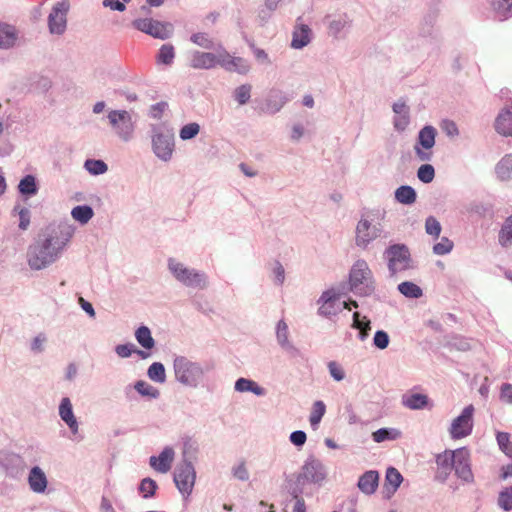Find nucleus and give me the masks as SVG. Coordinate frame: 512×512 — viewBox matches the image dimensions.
I'll list each match as a JSON object with an SVG mask.
<instances>
[{
    "label": "nucleus",
    "mask_w": 512,
    "mask_h": 512,
    "mask_svg": "<svg viewBox=\"0 0 512 512\" xmlns=\"http://www.w3.org/2000/svg\"><path fill=\"white\" fill-rule=\"evenodd\" d=\"M233 475L241 481H246L249 478V472L244 462H241L238 466L233 469Z\"/></svg>",
    "instance_id": "obj_60"
},
{
    "label": "nucleus",
    "mask_w": 512,
    "mask_h": 512,
    "mask_svg": "<svg viewBox=\"0 0 512 512\" xmlns=\"http://www.w3.org/2000/svg\"><path fill=\"white\" fill-rule=\"evenodd\" d=\"M311 30L305 24H298L293 31L291 46L301 49L310 42Z\"/></svg>",
    "instance_id": "obj_25"
},
{
    "label": "nucleus",
    "mask_w": 512,
    "mask_h": 512,
    "mask_svg": "<svg viewBox=\"0 0 512 512\" xmlns=\"http://www.w3.org/2000/svg\"><path fill=\"white\" fill-rule=\"evenodd\" d=\"M19 215V228L26 230L30 224V212L27 208H20L18 211Z\"/></svg>",
    "instance_id": "obj_57"
},
{
    "label": "nucleus",
    "mask_w": 512,
    "mask_h": 512,
    "mask_svg": "<svg viewBox=\"0 0 512 512\" xmlns=\"http://www.w3.org/2000/svg\"><path fill=\"white\" fill-rule=\"evenodd\" d=\"M103 6L111 10L124 11L125 5L120 0H103Z\"/></svg>",
    "instance_id": "obj_64"
},
{
    "label": "nucleus",
    "mask_w": 512,
    "mask_h": 512,
    "mask_svg": "<svg viewBox=\"0 0 512 512\" xmlns=\"http://www.w3.org/2000/svg\"><path fill=\"white\" fill-rule=\"evenodd\" d=\"M436 134V129L432 126H425L420 130L414 146L415 154L420 161L427 162L432 159Z\"/></svg>",
    "instance_id": "obj_6"
},
{
    "label": "nucleus",
    "mask_w": 512,
    "mask_h": 512,
    "mask_svg": "<svg viewBox=\"0 0 512 512\" xmlns=\"http://www.w3.org/2000/svg\"><path fill=\"white\" fill-rule=\"evenodd\" d=\"M453 463V470L458 478L467 483L474 481L471 469V454L468 448L461 447L454 450Z\"/></svg>",
    "instance_id": "obj_8"
},
{
    "label": "nucleus",
    "mask_w": 512,
    "mask_h": 512,
    "mask_svg": "<svg viewBox=\"0 0 512 512\" xmlns=\"http://www.w3.org/2000/svg\"><path fill=\"white\" fill-rule=\"evenodd\" d=\"M441 128L447 133L449 136H455L458 134V128L456 124L451 120H444L441 124Z\"/></svg>",
    "instance_id": "obj_61"
},
{
    "label": "nucleus",
    "mask_w": 512,
    "mask_h": 512,
    "mask_svg": "<svg viewBox=\"0 0 512 512\" xmlns=\"http://www.w3.org/2000/svg\"><path fill=\"white\" fill-rule=\"evenodd\" d=\"M173 367L176 379L186 386L196 387L203 377L200 365L186 357L175 358Z\"/></svg>",
    "instance_id": "obj_3"
},
{
    "label": "nucleus",
    "mask_w": 512,
    "mask_h": 512,
    "mask_svg": "<svg viewBox=\"0 0 512 512\" xmlns=\"http://www.w3.org/2000/svg\"><path fill=\"white\" fill-rule=\"evenodd\" d=\"M402 480L403 477L396 468L390 467L387 469L384 484V491L386 492L387 497H391V495H393L396 492V490L402 483Z\"/></svg>",
    "instance_id": "obj_24"
},
{
    "label": "nucleus",
    "mask_w": 512,
    "mask_h": 512,
    "mask_svg": "<svg viewBox=\"0 0 512 512\" xmlns=\"http://www.w3.org/2000/svg\"><path fill=\"white\" fill-rule=\"evenodd\" d=\"M396 114L394 126L397 130H404L409 123V111L404 101H398L393 105Z\"/></svg>",
    "instance_id": "obj_26"
},
{
    "label": "nucleus",
    "mask_w": 512,
    "mask_h": 512,
    "mask_svg": "<svg viewBox=\"0 0 512 512\" xmlns=\"http://www.w3.org/2000/svg\"><path fill=\"white\" fill-rule=\"evenodd\" d=\"M169 269L176 279L186 286L200 289L206 287V277L203 273H199L193 269H188L182 263H179L174 259L169 260Z\"/></svg>",
    "instance_id": "obj_5"
},
{
    "label": "nucleus",
    "mask_w": 512,
    "mask_h": 512,
    "mask_svg": "<svg viewBox=\"0 0 512 512\" xmlns=\"http://www.w3.org/2000/svg\"><path fill=\"white\" fill-rule=\"evenodd\" d=\"M110 124L123 140L128 141L134 131L130 114L125 110H113L108 114Z\"/></svg>",
    "instance_id": "obj_10"
},
{
    "label": "nucleus",
    "mask_w": 512,
    "mask_h": 512,
    "mask_svg": "<svg viewBox=\"0 0 512 512\" xmlns=\"http://www.w3.org/2000/svg\"><path fill=\"white\" fill-rule=\"evenodd\" d=\"M417 176L424 183L432 182L435 177L433 166L430 164L421 165L418 169Z\"/></svg>",
    "instance_id": "obj_44"
},
{
    "label": "nucleus",
    "mask_w": 512,
    "mask_h": 512,
    "mask_svg": "<svg viewBox=\"0 0 512 512\" xmlns=\"http://www.w3.org/2000/svg\"><path fill=\"white\" fill-rule=\"evenodd\" d=\"M473 414L474 406L470 404L452 421L450 435L453 439H461L471 434L473 429Z\"/></svg>",
    "instance_id": "obj_7"
},
{
    "label": "nucleus",
    "mask_w": 512,
    "mask_h": 512,
    "mask_svg": "<svg viewBox=\"0 0 512 512\" xmlns=\"http://www.w3.org/2000/svg\"><path fill=\"white\" fill-rule=\"evenodd\" d=\"M19 191L22 194H35L37 192L35 178L31 175L25 176L19 183Z\"/></svg>",
    "instance_id": "obj_42"
},
{
    "label": "nucleus",
    "mask_w": 512,
    "mask_h": 512,
    "mask_svg": "<svg viewBox=\"0 0 512 512\" xmlns=\"http://www.w3.org/2000/svg\"><path fill=\"white\" fill-rule=\"evenodd\" d=\"M134 352L133 345L131 344H121L116 347V353L118 356L122 358H127L131 356V354Z\"/></svg>",
    "instance_id": "obj_62"
},
{
    "label": "nucleus",
    "mask_w": 512,
    "mask_h": 512,
    "mask_svg": "<svg viewBox=\"0 0 512 512\" xmlns=\"http://www.w3.org/2000/svg\"><path fill=\"white\" fill-rule=\"evenodd\" d=\"M401 294L409 298H419L422 296V289L413 282L405 281L398 285Z\"/></svg>",
    "instance_id": "obj_36"
},
{
    "label": "nucleus",
    "mask_w": 512,
    "mask_h": 512,
    "mask_svg": "<svg viewBox=\"0 0 512 512\" xmlns=\"http://www.w3.org/2000/svg\"><path fill=\"white\" fill-rule=\"evenodd\" d=\"M73 234L74 228L66 223L48 227L28 249L29 266L34 270H41L55 262Z\"/></svg>",
    "instance_id": "obj_1"
},
{
    "label": "nucleus",
    "mask_w": 512,
    "mask_h": 512,
    "mask_svg": "<svg viewBox=\"0 0 512 512\" xmlns=\"http://www.w3.org/2000/svg\"><path fill=\"white\" fill-rule=\"evenodd\" d=\"M190 65L195 69H212L220 66V49L217 54L195 51L191 56Z\"/></svg>",
    "instance_id": "obj_17"
},
{
    "label": "nucleus",
    "mask_w": 512,
    "mask_h": 512,
    "mask_svg": "<svg viewBox=\"0 0 512 512\" xmlns=\"http://www.w3.org/2000/svg\"><path fill=\"white\" fill-rule=\"evenodd\" d=\"M135 337L138 343L145 349H152L155 345L154 339L151 336V332L148 327L141 326L137 329Z\"/></svg>",
    "instance_id": "obj_34"
},
{
    "label": "nucleus",
    "mask_w": 512,
    "mask_h": 512,
    "mask_svg": "<svg viewBox=\"0 0 512 512\" xmlns=\"http://www.w3.org/2000/svg\"><path fill=\"white\" fill-rule=\"evenodd\" d=\"M173 459L174 450L171 447H166L158 457H150L149 463L154 470L160 473H167L171 469Z\"/></svg>",
    "instance_id": "obj_20"
},
{
    "label": "nucleus",
    "mask_w": 512,
    "mask_h": 512,
    "mask_svg": "<svg viewBox=\"0 0 512 512\" xmlns=\"http://www.w3.org/2000/svg\"><path fill=\"white\" fill-rule=\"evenodd\" d=\"M154 153L164 161L171 158L174 151V134L172 131L158 130L152 138Z\"/></svg>",
    "instance_id": "obj_11"
},
{
    "label": "nucleus",
    "mask_w": 512,
    "mask_h": 512,
    "mask_svg": "<svg viewBox=\"0 0 512 512\" xmlns=\"http://www.w3.org/2000/svg\"><path fill=\"white\" fill-rule=\"evenodd\" d=\"M148 377L155 382H165L166 374L163 364L160 362H154L148 369Z\"/></svg>",
    "instance_id": "obj_38"
},
{
    "label": "nucleus",
    "mask_w": 512,
    "mask_h": 512,
    "mask_svg": "<svg viewBox=\"0 0 512 512\" xmlns=\"http://www.w3.org/2000/svg\"><path fill=\"white\" fill-rule=\"evenodd\" d=\"M139 489L144 498L152 497L157 489V483L151 478H145L142 480Z\"/></svg>",
    "instance_id": "obj_48"
},
{
    "label": "nucleus",
    "mask_w": 512,
    "mask_h": 512,
    "mask_svg": "<svg viewBox=\"0 0 512 512\" xmlns=\"http://www.w3.org/2000/svg\"><path fill=\"white\" fill-rule=\"evenodd\" d=\"M132 25L139 31L151 35L154 38L166 39L173 31V27L169 23H161L159 21L143 18L136 19L132 22Z\"/></svg>",
    "instance_id": "obj_9"
},
{
    "label": "nucleus",
    "mask_w": 512,
    "mask_h": 512,
    "mask_svg": "<svg viewBox=\"0 0 512 512\" xmlns=\"http://www.w3.org/2000/svg\"><path fill=\"white\" fill-rule=\"evenodd\" d=\"M135 389L139 394L143 396H149L151 398H157L159 396L158 389L145 381H138L135 384Z\"/></svg>",
    "instance_id": "obj_43"
},
{
    "label": "nucleus",
    "mask_w": 512,
    "mask_h": 512,
    "mask_svg": "<svg viewBox=\"0 0 512 512\" xmlns=\"http://www.w3.org/2000/svg\"><path fill=\"white\" fill-rule=\"evenodd\" d=\"M380 228L371 225L370 221L362 218L356 227L355 241L357 246L365 248L368 244L380 235Z\"/></svg>",
    "instance_id": "obj_15"
},
{
    "label": "nucleus",
    "mask_w": 512,
    "mask_h": 512,
    "mask_svg": "<svg viewBox=\"0 0 512 512\" xmlns=\"http://www.w3.org/2000/svg\"><path fill=\"white\" fill-rule=\"evenodd\" d=\"M71 215L74 220L78 221L81 224H86L93 217L94 212L90 206L81 205L74 207L71 211Z\"/></svg>",
    "instance_id": "obj_32"
},
{
    "label": "nucleus",
    "mask_w": 512,
    "mask_h": 512,
    "mask_svg": "<svg viewBox=\"0 0 512 512\" xmlns=\"http://www.w3.org/2000/svg\"><path fill=\"white\" fill-rule=\"evenodd\" d=\"M85 168L94 175L103 174L107 171V165L102 160H87Z\"/></svg>",
    "instance_id": "obj_45"
},
{
    "label": "nucleus",
    "mask_w": 512,
    "mask_h": 512,
    "mask_svg": "<svg viewBox=\"0 0 512 512\" xmlns=\"http://www.w3.org/2000/svg\"><path fill=\"white\" fill-rule=\"evenodd\" d=\"M59 415L61 419L69 426L72 432L76 433L78 430V423L73 414L72 404L69 398H63L60 407H59Z\"/></svg>",
    "instance_id": "obj_23"
},
{
    "label": "nucleus",
    "mask_w": 512,
    "mask_h": 512,
    "mask_svg": "<svg viewBox=\"0 0 512 512\" xmlns=\"http://www.w3.org/2000/svg\"><path fill=\"white\" fill-rule=\"evenodd\" d=\"M501 399L512 404V384L505 383L501 387Z\"/></svg>",
    "instance_id": "obj_63"
},
{
    "label": "nucleus",
    "mask_w": 512,
    "mask_h": 512,
    "mask_svg": "<svg viewBox=\"0 0 512 512\" xmlns=\"http://www.w3.org/2000/svg\"><path fill=\"white\" fill-rule=\"evenodd\" d=\"M235 390L238 392H252L258 396L265 394L264 388L260 387L255 381L246 378H239L236 381Z\"/></svg>",
    "instance_id": "obj_30"
},
{
    "label": "nucleus",
    "mask_w": 512,
    "mask_h": 512,
    "mask_svg": "<svg viewBox=\"0 0 512 512\" xmlns=\"http://www.w3.org/2000/svg\"><path fill=\"white\" fill-rule=\"evenodd\" d=\"M328 369L330 372V375L334 378L336 381H341L345 378V372L343 368L335 361H331L328 363Z\"/></svg>",
    "instance_id": "obj_55"
},
{
    "label": "nucleus",
    "mask_w": 512,
    "mask_h": 512,
    "mask_svg": "<svg viewBox=\"0 0 512 512\" xmlns=\"http://www.w3.org/2000/svg\"><path fill=\"white\" fill-rule=\"evenodd\" d=\"M373 440L377 443L383 442L387 439H394L395 436L392 435V433L385 428L378 429L377 431L373 432L372 434Z\"/></svg>",
    "instance_id": "obj_58"
},
{
    "label": "nucleus",
    "mask_w": 512,
    "mask_h": 512,
    "mask_svg": "<svg viewBox=\"0 0 512 512\" xmlns=\"http://www.w3.org/2000/svg\"><path fill=\"white\" fill-rule=\"evenodd\" d=\"M454 450H445L436 456V478L445 481L453 470Z\"/></svg>",
    "instance_id": "obj_18"
},
{
    "label": "nucleus",
    "mask_w": 512,
    "mask_h": 512,
    "mask_svg": "<svg viewBox=\"0 0 512 512\" xmlns=\"http://www.w3.org/2000/svg\"><path fill=\"white\" fill-rule=\"evenodd\" d=\"M220 66L226 71L239 74H246L250 70V65L246 59L234 57L223 48L220 49Z\"/></svg>",
    "instance_id": "obj_16"
},
{
    "label": "nucleus",
    "mask_w": 512,
    "mask_h": 512,
    "mask_svg": "<svg viewBox=\"0 0 512 512\" xmlns=\"http://www.w3.org/2000/svg\"><path fill=\"white\" fill-rule=\"evenodd\" d=\"M191 41L205 49L213 48V41L206 33H196L191 36Z\"/></svg>",
    "instance_id": "obj_50"
},
{
    "label": "nucleus",
    "mask_w": 512,
    "mask_h": 512,
    "mask_svg": "<svg viewBox=\"0 0 512 512\" xmlns=\"http://www.w3.org/2000/svg\"><path fill=\"white\" fill-rule=\"evenodd\" d=\"M379 482V474L377 471H367L365 472L358 481V488L365 494L371 495L373 494Z\"/></svg>",
    "instance_id": "obj_22"
},
{
    "label": "nucleus",
    "mask_w": 512,
    "mask_h": 512,
    "mask_svg": "<svg viewBox=\"0 0 512 512\" xmlns=\"http://www.w3.org/2000/svg\"><path fill=\"white\" fill-rule=\"evenodd\" d=\"M251 86L241 85L235 90V99L240 105H244L250 99Z\"/></svg>",
    "instance_id": "obj_51"
},
{
    "label": "nucleus",
    "mask_w": 512,
    "mask_h": 512,
    "mask_svg": "<svg viewBox=\"0 0 512 512\" xmlns=\"http://www.w3.org/2000/svg\"><path fill=\"white\" fill-rule=\"evenodd\" d=\"M196 474L191 463L183 462L175 470L174 482L179 491L186 496L192 493Z\"/></svg>",
    "instance_id": "obj_12"
},
{
    "label": "nucleus",
    "mask_w": 512,
    "mask_h": 512,
    "mask_svg": "<svg viewBox=\"0 0 512 512\" xmlns=\"http://www.w3.org/2000/svg\"><path fill=\"white\" fill-rule=\"evenodd\" d=\"M326 412V405L323 401H316L312 406L309 422L313 428H316Z\"/></svg>",
    "instance_id": "obj_35"
},
{
    "label": "nucleus",
    "mask_w": 512,
    "mask_h": 512,
    "mask_svg": "<svg viewBox=\"0 0 512 512\" xmlns=\"http://www.w3.org/2000/svg\"><path fill=\"white\" fill-rule=\"evenodd\" d=\"M496 173L501 180L512 177V155L504 156L496 166Z\"/></svg>",
    "instance_id": "obj_31"
},
{
    "label": "nucleus",
    "mask_w": 512,
    "mask_h": 512,
    "mask_svg": "<svg viewBox=\"0 0 512 512\" xmlns=\"http://www.w3.org/2000/svg\"><path fill=\"white\" fill-rule=\"evenodd\" d=\"M498 502L504 510H512V486L500 493Z\"/></svg>",
    "instance_id": "obj_53"
},
{
    "label": "nucleus",
    "mask_w": 512,
    "mask_h": 512,
    "mask_svg": "<svg viewBox=\"0 0 512 512\" xmlns=\"http://www.w3.org/2000/svg\"><path fill=\"white\" fill-rule=\"evenodd\" d=\"M68 10L69 2L67 0L58 2L53 7L48 17V26L52 34H62L65 31Z\"/></svg>",
    "instance_id": "obj_13"
},
{
    "label": "nucleus",
    "mask_w": 512,
    "mask_h": 512,
    "mask_svg": "<svg viewBox=\"0 0 512 512\" xmlns=\"http://www.w3.org/2000/svg\"><path fill=\"white\" fill-rule=\"evenodd\" d=\"M385 254L388 260V269L392 276L413 267L410 252L405 245H392L386 250Z\"/></svg>",
    "instance_id": "obj_4"
},
{
    "label": "nucleus",
    "mask_w": 512,
    "mask_h": 512,
    "mask_svg": "<svg viewBox=\"0 0 512 512\" xmlns=\"http://www.w3.org/2000/svg\"><path fill=\"white\" fill-rule=\"evenodd\" d=\"M277 339L281 346H289L288 326L284 321H279L277 325Z\"/></svg>",
    "instance_id": "obj_52"
},
{
    "label": "nucleus",
    "mask_w": 512,
    "mask_h": 512,
    "mask_svg": "<svg viewBox=\"0 0 512 512\" xmlns=\"http://www.w3.org/2000/svg\"><path fill=\"white\" fill-rule=\"evenodd\" d=\"M453 246L454 244L450 239L447 237H442L440 242L433 246V252L436 255H445L452 251Z\"/></svg>",
    "instance_id": "obj_46"
},
{
    "label": "nucleus",
    "mask_w": 512,
    "mask_h": 512,
    "mask_svg": "<svg viewBox=\"0 0 512 512\" xmlns=\"http://www.w3.org/2000/svg\"><path fill=\"white\" fill-rule=\"evenodd\" d=\"M350 289L359 295H371L375 289L372 272L364 260H358L349 275Z\"/></svg>",
    "instance_id": "obj_2"
},
{
    "label": "nucleus",
    "mask_w": 512,
    "mask_h": 512,
    "mask_svg": "<svg viewBox=\"0 0 512 512\" xmlns=\"http://www.w3.org/2000/svg\"><path fill=\"white\" fill-rule=\"evenodd\" d=\"M353 328L360 330V338L363 340L368 336V331L371 329L370 321L364 317V320H360V314L355 312L353 314Z\"/></svg>",
    "instance_id": "obj_40"
},
{
    "label": "nucleus",
    "mask_w": 512,
    "mask_h": 512,
    "mask_svg": "<svg viewBox=\"0 0 512 512\" xmlns=\"http://www.w3.org/2000/svg\"><path fill=\"white\" fill-rule=\"evenodd\" d=\"M303 477L313 483H321L326 478V470L319 460H310L303 466Z\"/></svg>",
    "instance_id": "obj_19"
},
{
    "label": "nucleus",
    "mask_w": 512,
    "mask_h": 512,
    "mask_svg": "<svg viewBox=\"0 0 512 512\" xmlns=\"http://www.w3.org/2000/svg\"><path fill=\"white\" fill-rule=\"evenodd\" d=\"M500 450L509 458H512V442L510 435L506 432H498L496 435Z\"/></svg>",
    "instance_id": "obj_39"
},
{
    "label": "nucleus",
    "mask_w": 512,
    "mask_h": 512,
    "mask_svg": "<svg viewBox=\"0 0 512 512\" xmlns=\"http://www.w3.org/2000/svg\"><path fill=\"white\" fill-rule=\"evenodd\" d=\"M495 9L505 18L509 16L512 10V0H494Z\"/></svg>",
    "instance_id": "obj_54"
},
{
    "label": "nucleus",
    "mask_w": 512,
    "mask_h": 512,
    "mask_svg": "<svg viewBox=\"0 0 512 512\" xmlns=\"http://www.w3.org/2000/svg\"><path fill=\"white\" fill-rule=\"evenodd\" d=\"M200 131V126L197 123H189L182 127L180 130V138L182 140H189L195 137Z\"/></svg>",
    "instance_id": "obj_49"
},
{
    "label": "nucleus",
    "mask_w": 512,
    "mask_h": 512,
    "mask_svg": "<svg viewBox=\"0 0 512 512\" xmlns=\"http://www.w3.org/2000/svg\"><path fill=\"white\" fill-rule=\"evenodd\" d=\"M395 198L402 204H412L416 200V192L410 186H401L396 190Z\"/></svg>",
    "instance_id": "obj_33"
},
{
    "label": "nucleus",
    "mask_w": 512,
    "mask_h": 512,
    "mask_svg": "<svg viewBox=\"0 0 512 512\" xmlns=\"http://www.w3.org/2000/svg\"><path fill=\"white\" fill-rule=\"evenodd\" d=\"M374 345L379 349H385L389 344V336L385 331H377L374 335Z\"/></svg>",
    "instance_id": "obj_56"
},
{
    "label": "nucleus",
    "mask_w": 512,
    "mask_h": 512,
    "mask_svg": "<svg viewBox=\"0 0 512 512\" xmlns=\"http://www.w3.org/2000/svg\"><path fill=\"white\" fill-rule=\"evenodd\" d=\"M496 131L503 136H512V106L504 108L495 120Z\"/></svg>",
    "instance_id": "obj_21"
},
{
    "label": "nucleus",
    "mask_w": 512,
    "mask_h": 512,
    "mask_svg": "<svg viewBox=\"0 0 512 512\" xmlns=\"http://www.w3.org/2000/svg\"><path fill=\"white\" fill-rule=\"evenodd\" d=\"M17 31L15 27L0 23V49H6L13 46L17 40Z\"/></svg>",
    "instance_id": "obj_28"
},
{
    "label": "nucleus",
    "mask_w": 512,
    "mask_h": 512,
    "mask_svg": "<svg viewBox=\"0 0 512 512\" xmlns=\"http://www.w3.org/2000/svg\"><path fill=\"white\" fill-rule=\"evenodd\" d=\"M499 242L503 247L512 244V215L506 219L499 233Z\"/></svg>",
    "instance_id": "obj_37"
},
{
    "label": "nucleus",
    "mask_w": 512,
    "mask_h": 512,
    "mask_svg": "<svg viewBox=\"0 0 512 512\" xmlns=\"http://www.w3.org/2000/svg\"><path fill=\"white\" fill-rule=\"evenodd\" d=\"M174 56L173 46L165 44L160 48L157 58L159 63L170 65L173 62Z\"/></svg>",
    "instance_id": "obj_41"
},
{
    "label": "nucleus",
    "mask_w": 512,
    "mask_h": 512,
    "mask_svg": "<svg viewBox=\"0 0 512 512\" xmlns=\"http://www.w3.org/2000/svg\"><path fill=\"white\" fill-rule=\"evenodd\" d=\"M425 230L427 234L437 238L439 237L442 228L439 221L435 217L429 216L425 221Z\"/></svg>",
    "instance_id": "obj_47"
},
{
    "label": "nucleus",
    "mask_w": 512,
    "mask_h": 512,
    "mask_svg": "<svg viewBox=\"0 0 512 512\" xmlns=\"http://www.w3.org/2000/svg\"><path fill=\"white\" fill-rule=\"evenodd\" d=\"M307 440L306 433L301 430H297L291 433L290 435V441L295 446H303Z\"/></svg>",
    "instance_id": "obj_59"
},
{
    "label": "nucleus",
    "mask_w": 512,
    "mask_h": 512,
    "mask_svg": "<svg viewBox=\"0 0 512 512\" xmlns=\"http://www.w3.org/2000/svg\"><path fill=\"white\" fill-rule=\"evenodd\" d=\"M30 488L37 493L43 492L47 487V479L44 472L39 467H33L29 474Z\"/></svg>",
    "instance_id": "obj_27"
},
{
    "label": "nucleus",
    "mask_w": 512,
    "mask_h": 512,
    "mask_svg": "<svg viewBox=\"0 0 512 512\" xmlns=\"http://www.w3.org/2000/svg\"><path fill=\"white\" fill-rule=\"evenodd\" d=\"M403 405L412 410H419L426 407L429 403V399L427 395L414 393L409 395H404L402 399Z\"/></svg>",
    "instance_id": "obj_29"
},
{
    "label": "nucleus",
    "mask_w": 512,
    "mask_h": 512,
    "mask_svg": "<svg viewBox=\"0 0 512 512\" xmlns=\"http://www.w3.org/2000/svg\"><path fill=\"white\" fill-rule=\"evenodd\" d=\"M320 301H322V304L319 307V313L323 316L336 315L344 308H348V303L346 301H341L340 295L332 290L324 292Z\"/></svg>",
    "instance_id": "obj_14"
}]
</instances>
